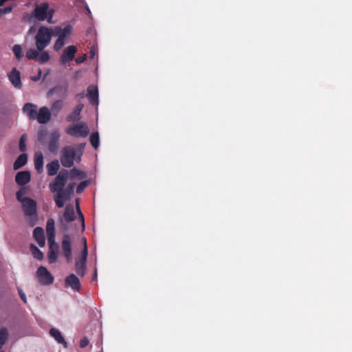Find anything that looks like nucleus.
<instances>
[{"label":"nucleus","instance_id":"obj_1","mask_svg":"<svg viewBox=\"0 0 352 352\" xmlns=\"http://www.w3.org/2000/svg\"><path fill=\"white\" fill-rule=\"evenodd\" d=\"M85 144L80 143L76 147L72 146H65L60 151V160L63 166L71 168L74 164V161L79 162L81 160Z\"/></svg>","mask_w":352,"mask_h":352},{"label":"nucleus","instance_id":"obj_2","mask_svg":"<svg viewBox=\"0 0 352 352\" xmlns=\"http://www.w3.org/2000/svg\"><path fill=\"white\" fill-rule=\"evenodd\" d=\"M52 36V28L39 27L34 37L36 49L40 52L44 50L50 43Z\"/></svg>","mask_w":352,"mask_h":352},{"label":"nucleus","instance_id":"obj_3","mask_svg":"<svg viewBox=\"0 0 352 352\" xmlns=\"http://www.w3.org/2000/svg\"><path fill=\"white\" fill-rule=\"evenodd\" d=\"M54 14V10L49 8L47 3H42L39 5H36L34 12L33 16L40 21L47 20L50 23H52V18Z\"/></svg>","mask_w":352,"mask_h":352},{"label":"nucleus","instance_id":"obj_4","mask_svg":"<svg viewBox=\"0 0 352 352\" xmlns=\"http://www.w3.org/2000/svg\"><path fill=\"white\" fill-rule=\"evenodd\" d=\"M69 177L67 170L62 169L56 176L53 182L50 184V188L52 192L58 194L63 192Z\"/></svg>","mask_w":352,"mask_h":352},{"label":"nucleus","instance_id":"obj_5","mask_svg":"<svg viewBox=\"0 0 352 352\" xmlns=\"http://www.w3.org/2000/svg\"><path fill=\"white\" fill-rule=\"evenodd\" d=\"M75 185V183H70L66 188H64L63 192L54 195V200L58 208H63L65 203L70 199L74 193Z\"/></svg>","mask_w":352,"mask_h":352},{"label":"nucleus","instance_id":"obj_6","mask_svg":"<svg viewBox=\"0 0 352 352\" xmlns=\"http://www.w3.org/2000/svg\"><path fill=\"white\" fill-rule=\"evenodd\" d=\"M66 133L74 137H87L89 133V129L85 122L69 126L65 130Z\"/></svg>","mask_w":352,"mask_h":352},{"label":"nucleus","instance_id":"obj_7","mask_svg":"<svg viewBox=\"0 0 352 352\" xmlns=\"http://www.w3.org/2000/svg\"><path fill=\"white\" fill-rule=\"evenodd\" d=\"M36 275L41 285H49L53 283L54 277L46 267L41 266L38 268Z\"/></svg>","mask_w":352,"mask_h":352},{"label":"nucleus","instance_id":"obj_8","mask_svg":"<svg viewBox=\"0 0 352 352\" xmlns=\"http://www.w3.org/2000/svg\"><path fill=\"white\" fill-rule=\"evenodd\" d=\"M61 249L67 262L71 261L72 259V239L68 234L63 236Z\"/></svg>","mask_w":352,"mask_h":352},{"label":"nucleus","instance_id":"obj_9","mask_svg":"<svg viewBox=\"0 0 352 352\" xmlns=\"http://www.w3.org/2000/svg\"><path fill=\"white\" fill-rule=\"evenodd\" d=\"M60 133L58 130L53 131L50 135L48 150L52 154H57L59 148Z\"/></svg>","mask_w":352,"mask_h":352},{"label":"nucleus","instance_id":"obj_10","mask_svg":"<svg viewBox=\"0 0 352 352\" xmlns=\"http://www.w3.org/2000/svg\"><path fill=\"white\" fill-rule=\"evenodd\" d=\"M77 52V48L74 45L67 47L60 57V63L63 65H65L68 62L72 61Z\"/></svg>","mask_w":352,"mask_h":352},{"label":"nucleus","instance_id":"obj_11","mask_svg":"<svg viewBox=\"0 0 352 352\" xmlns=\"http://www.w3.org/2000/svg\"><path fill=\"white\" fill-rule=\"evenodd\" d=\"M22 207L25 215L32 216L36 214V204L33 199L28 197L23 198L22 201Z\"/></svg>","mask_w":352,"mask_h":352},{"label":"nucleus","instance_id":"obj_12","mask_svg":"<svg viewBox=\"0 0 352 352\" xmlns=\"http://www.w3.org/2000/svg\"><path fill=\"white\" fill-rule=\"evenodd\" d=\"M66 287H70L74 291L78 292L81 285L79 278L74 274H69L65 280Z\"/></svg>","mask_w":352,"mask_h":352},{"label":"nucleus","instance_id":"obj_13","mask_svg":"<svg viewBox=\"0 0 352 352\" xmlns=\"http://www.w3.org/2000/svg\"><path fill=\"white\" fill-rule=\"evenodd\" d=\"M36 119L39 124L47 123L51 119V113L49 109L46 107H41L37 112Z\"/></svg>","mask_w":352,"mask_h":352},{"label":"nucleus","instance_id":"obj_14","mask_svg":"<svg viewBox=\"0 0 352 352\" xmlns=\"http://www.w3.org/2000/svg\"><path fill=\"white\" fill-rule=\"evenodd\" d=\"M76 218L74 211V208L72 204H67L65 206V211L63 215V219H61V223L63 224V222L69 223L73 221Z\"/></svg>","mask_w":352,"mask_h":352},{"label":"nucleus","instance_id":"obj_15","mask_svg":"<svg viewBox=\"0 0 352 352\" xmlns=\"http://www.w3.org/2000/svg\"><path fill=\"white\" fill-rule=\"evenodd\" d=\"M72 30V27L70 25H67L63 28L60 26H56L52 29V33L54 36L65 39V38L71 34Z\"/></svg>","mask_w":352,"mask_h":352},{"label":"nucleus","instance_id":"obj_16","mask_svg":"<svg viewBox=\"0 0 352 352\" xmlns=\"http://www.w3.org/2000/svg\"><path fill=\"white\" fill-rule=\"evenodd\" d=\"M48 261L50 263H54L56 261L58 258V246L56 243L55 240H53L52 242H48Z\"/></svg>","mask_w":352,"mask_h":352},{"label":"nucleus","instance_id":"obj_17","mask_svg":"<svg viewBox=\"0 0 352 352\" xmlns=\"http://www.w3.org/2000/svg\"><path fill=\"white\" fill-rule=\"evenodd\" d=\"M36 108V104L28 102L24 104L23 111L30 120H35L37 114Z\"/></svg>","mask_w":352,"mask_h":352},{"label":"nucleus","instance_id":"obj_18","mask_svg":"<svg viewBox=\"0 0 352 352\" xmlns=\"http://www.w3.org/2000/svg\"><path fill=\"white\" fill-rule=\"evenodd\" d=\"M8 78L14 87L20 89L22 83L21 81L20 73L16 68H13L8 74Z\"/></svg>","mask_w":352,"mask_h":352},{"label":"nucleus","instance_id":"obj_19","mask_svg":"<svg viewBox=\"0 0 352 352\" xmlns=\"http://www.w3.org/2000/svg\"><path fill=\"white\" fill-rule=\"evenodd\" d=\"M84 105L82 104H78L75 107L73 111L67 116V122H75L78 121L80 117V112L82 110Z\"/></svg>","mask_w":352,"mask_h":352},{"label":"nucleus","instance_id":"obj_20","mask_svg":"<svg viewBox=\"0 0 352 352\" xmlns=\"http://www.w3.org/2000/svg\"><path fill=\"white\" fill-rule=\"evenodd\" d=\"M30 180V174L28 171H21L16 173L15 181L17 184L24 186Z\"/></svg>","mask_w":352,"mask_h":352},{"label":"nucleus","instance_id":"obj_21","mask_svg":"<svg viewBox=\"0 0 352 352\" xmlns=\"http://www.w3.org/2000/svg\"><path fill=\"white\" fill-rule=\"evenodd\" d=\"M34 238L39 246L43 247L45 244L44 230L41 227H36L33 232Z\"/></svg>","mask_w":352,"mask_h":352},{"label":"nucleus","instance_id":"obj_22","mask_svg":"<svg viewBox=\"0 0 352 352\" xmlns=\"http://www.w3.org/2000/svg\"><path fill=\"white\" fill-rule=\"evenodd\" d=\"M34 167L38 173L43 170V155L41 151H36L34 156Z\"/></svg>","mask_w":352,"mask_h":352},{"label":"nucleus","instance_id":"obj_23","mask_svg":"<svg viewBox=\"0 0 352 352\" xmlns=\"http://www.w3.org/2000/svg\"><path fill=\"white\" fill-rule=\"evenodd\" d=\"M46 232L47 234L48 242H52L55 240L54 221L53 219H49L47 221Z\"/></svg>","mask_w":352,"mask_h":352},{"label":"nucleus","instance_id":"obj_24","mask_svg":"<svg viewBox=\"0 0 352 352\" xmlns=\"http://www.w3.org/2000/svg\"><path fill=\"white\" fill-rule=\"evenodd\" d=\"M87 96L90 102L93 104H98V91L97 87L89 86L87 88Z\"/></svg>","mask_w":352,"mask_h":352},{"label":"nucleus","instance_id":"obj_25","mask_svg":"<svg viewBox=\"0 0 352 352\" xmlns=\"http://www.w3.org/2000/svg\"><path fill=\"white\" fill-rule=\"evenodd\" d=\"M75 271L80 276H85L87 271V261L76 260L75 263Z\"/></svg>","mask_w":352,"mask_h":352},{"label":"nucleus","instance_id":"obj_26","mask_svg":"<svg viewBox=\"0 0 352 352\" xmlns=\"http://www.w3.org/2000/svg\"><path fill=\"white\" fill-rule=\"evenodd\" d=\"M47 174L50 176L54 175L57 173L60 168L59 162L57 160H54L51 162L48 163L46 166Z\"/></svg>","mask_w":352,"mask_h":352},{"label":"nucleus","instance_id":"obj_27","mask_svg":"<svg viewBox=\"0 0 352 352\" xmlns=\"http://www.w3.org/2000/svg\"><path fill=\"white\" fill-rule=\"evenodd\" d=\"M28 162V155L25 153L20 155L14 163V169L17 170L23 166Z\"/></svg>","mask_w":352,"mask_h":352},{"label":"nucleus","instance_id":"obj_28","mask_svg":"<svg viewBox=\"0 0 352 352\" xmlns=\"http://www.w3.org/2000/svg\"><path fill=\"white\" fill-rule=\"evenodd\" d=\"M50 334L52 337H53L58 343L63 344L66 346L67 343L65 341L63 337L61 335V333L54 328H52L50 331Z\"/></svg>","mask_w":352,"mask_h":352},{"label":"nucleus","instance_id":"obj_29","mask_svg":"<svg viewBox=\"0 0 352 352\" xmlns=\"http://www.w3.org/2000/svg\"><path fill=\"white\" fill-rule=\"evenodd\" d=\"M69 176L71 179H75L76 177H78L79 179H84L86 177V173L82 170L74 168L70 170Z\"/></svg>","mask_w":352,"mask_h":352},{"label":"nucleus","instance_id":"obj_30","mask_svg":"<svg viewBox=\"0 0 352 352\" xmlns=\"http://www.w3.org/2000/svg\"><path fill=\"white\" fill-rule=\"evenodd\" d=\"M30 248L34 258L39 261L43 258V252L35 245L31 244Z\"/></svg>","mask_w":352,"mask_h":352},{"label":"nucleus","instance_id":"obj_31","mask_svg":"<svg viewBox=\"0 0 352 352\" xmlns=\"http://www.w3.org/2000/svg\"><path fill=\"white\" fill-rule=\"evenodd\" d=\"M76 210H77V212H78V215L79 219L80 221L82 231H84L85 228V218H84V215L82 213V212L80 210V208L79 199H76Z\"/></svg>","mask_w":352,"mask_h":352},{"label":"nucleus","instance_id":"obj_32","mask_svg":"<svg viewBox=\"0 0 352 352\" xmlns=\"http://www.w3.org/2000/svg\"><path fill=\"white\" fill-rule=\"evenodd\" d=\"M63 107V102L60 100H57L52 103L51 109L55 115H57Z\"/></svg>","mask_w":352,"mask_h":352},{"label":"nucleus","instance_id":"obj_33","mask_svg":"<svg viewBox=\"0 0 352 352\" xmlns=\"http://www.w3.org/2000/svg\"><path fill=\"white\" fill-rule=\"evenodd\" d=\"M38 50L36 49H30L26 52L25 56L28 60H36L38 56Z\"/></svg>","mask_w":352,"mask_h":352},{"label":"nucleus","instance_id":"obj_34","mask_svg":"<svg viewBox=\"0 0 352 352\" xmlns=\"http://www.w3.org/2000/svg\"><path fill=\"white\" fill-rule=\"evenodd\" d=\"M8 330L5 327L0 329V349L3 346L8 338Z\"/></svg>","mask_w":352,"mask_h":352},{"label":"nucleus","instance_id":"obj_35","mask_svg":"<svg viewBox=\"0 0 352 352\" xmlns=\"http://www.w3.org/2000/svg\"><path fill=\"white\" fill-rule=\"evenodd\" d=\"M41 54H38V56L37 57V59L36 60L43 64V63H45L46 62H47L49 60H50V54L47 52L46 51H42L41 52Z\"/></svg>","mask_w":352,"mask_h":352},{"label":"nucleus","instance_id":"obj_36","mask_svg":"<svg viewBox=\"0 0 352 352\" xmlns=\"http://www.w3.org/2000/svg\"><path fill=\"white\" fill-rule=\"evenodd\" d=\"M90 142L92 146L96 149L99 146V134L98 132L93 133L90 137Z\"/></svg>","mask_w":352,"mask_h":352},{"label":"nucleus","instance_id":"obj_37","mask_svg":"<svg viewBox=\"0 0 352 352\" xmlns=\"http://www.w3.org/2000/svg\"><path fill=\"white\" fill-rule=\"evenodd\" d=\"M13 53L17 60H20L22 56V48L19 45H14L12 47Z\"/></svg>","mask_w":352,"mask_h":352},{"label":"nucleus","instance_id":"obj_38","mask_svg":"<svg viewBox=\"0 0 352 352\" xmlns=\"http://www.w3.org/2000/svg\"><path fill=\"white\" fill-rule=\"evenodd\" d=\"M89 182V181H83V182H81L78 186H77V188H76V192L78 194H80L82 193L85 189L88 186Z\"/></svg>","mask_w":352,"mask_h":352},{"label":"nucleus","instance_id":"obj_39","mask_svg":"<svg viewBox=\"0 0 352 352\" xmlns=\"http://www.w3.org/2000/svg\"><path fill=\"white\" fill-rule=\"evenodd\" d=\"M65 45V39H63L62 38H58L56 41L54 45V50L55 51H59L62 47Z\"/></svg>","mask_w":352,"mask_h":352},{"label":"nucleus","instance_id":"obj_40","mask_svg":"<svg viewBox=\"0 0 352 352\" xmlns=\"http://www.w3.org/2000/svg\"><path fill=\"white\" fill-rule=\"evenodd\" d=\"M26 139H27V138H26V135L25 134L22 135L21 138H20L19 149H20V151L21 152H24L27 149L26 144H25Z\"/></svg>","mask_w":352,"mask_h":352},{"label":"nucleus","instance_id":"obj_41","mask_svg":"<svg viewBox=\"0 0 352 352\" xmlns=\"http://www.w3.org/2000/svg\"><path fill=\"white\" fill-rule=\"evenodd\" d=\"M87 255H88V248H87V245H84L82 251H81V253H80V258L78 260H80V261H87Z\"/></svg>","mask_w":352,"mask_h":352},{"label":"nucleus","instance_id":"obj_42","mask_svg":"<svg viewBox=\"0 0 352 352\" xmlns=\"http://www.w3.org/2000/svg\"><path fill=\"white\" fill-rule=\"evenodd\" d=\"M87 54H84L82 56L76 58L75 61L77 64H81L87 60Z\"/></svg>","mask_w":352,"mask_h":352},{"label":"nucleus","instance_id":"obj_43","mask_svg":"<svg viewBox=\"0 0 352 352\" xmlns=\"http://www.w3.org/2000/svg\"><path fill=\"white\" fill-rule=\"evenodd\" d=\"M12 10V7H11V6L6 7V8L0 9V14H8V13L11 12Z\"/></svg>","mask_w":352,"mask_h":352},{"label":"nucleus","instance_id":"obj_44","mask_svg":"<svg viewBox=\"0 0 352 352\" xmlns=\"http://www.w3.org/2000/svg\"><path fill=\"white\" fill-rule=\"evenodd\" d=\"M89 343V340L87 338H83L80 341V346L81 348L85 347Z\"/></svg>","mask_w":352,"mask_h":352},{"label":"nucleus","instance_id":"obj_45","mask_svg":"<svg viewBox=\"0 0 352 352\" xmlns=\"http://www.w3.org/2000/svg\"><path fill=\"white\" fill-rule=\"evenodd\" d=\"M19 293L21 300L25 303L27 302L25 294L21 289L19 290Z\"/></svg>","mask_w":352,"mask_h":352},{"label":"nucleus","instance_id":"obj_46","mask_svg":"<svg viewBox=\"0 0 352 352\" xmlns=\"http://www.w3.org/2000/svg\"><path fill=\"white\" fill-rule=\"evenodd\" d=\"M23 193L21 190L16 192V198L17 199L22 203L23 198H22Z\"/></svg>","mask_w":352,"mask_h":352},{"label":"nucleus","instance_id":"obj_47","mask_svg":"<svg viewBox=\"0 0 352 352\" xmlns=\"http://www.w3.org/2000/svg\"><path fill=\"white\" fill-rule=\"evenodd\" d=\"M95 56V50L94 48H91L90 50V58H93Z\"/></svg>","mask_w":352,"mask_h":352},{"label":"nucleus","instance_id":"obj_48","mask_svg":"<svg viewBox=\"0 0 352 352\" xmlns=\"http://www.w3.org/2000/svg\"><path fill=\"white\" fill-rule=\"evenodd\" d=\"M85 9H86V11H87V14H91V11H90V9L89 8L88 6L86 4L85 6Z\"/></svg>","mask_w":352,"mask_h":352},{"label":"nucleus","instance_id":"obj_49","mask_svg":"<svg viewBox=\"0 0 352 352\" xmlns=\"http://www.w3.org/2000/svg\"><path fill=\"white\" fill-rule=\"evenodd\" d=\"M82 244H83V246H84V245H87V239H86V238L83 237V238L82 239Z\"/></svg>","mask_w":352,"mask_h":352},{"label":"nucleus","instance_id":"obj_50","mask_svg":"<svg viewBox=\"0 0 352 352\" xmlns=\"http://www.w3.org/2000/svg\"><path fill=\"white\" fill-rule=\"evenodd\" d=\"M96 277H97V271H96V270H95L94 274V277H93V280H94L95 278H96Z\"/></svg>","mask_w":352,"mask_h":352},{"label":"nucleus","instance_id":"obj_51","mask_svg":"<svg viewBox=\"0 0 352 352\" xmlns=\"http://www.w3.org/2000/svg\"><path fill=\"white\" fill-rule=\"evenodd\" d=\"M37 79H38L37 77H35V78H32V80H34V81L37 80Z\"/></svg>","mask_w":352,"mask_h":352},{"label":"nucleus","instance_id":"obj_52","mask_svg":"<svg viewBox=\"0 0 352 352\" xmlns=\"http://www.w3.org/2000/svg\"><path fill=\"white\" fill-rule=\"evenodd\" d=\"M0 352H3V351H0Z\"/></svg>","mask_w":352,"mask_h":352}]
</instances>
